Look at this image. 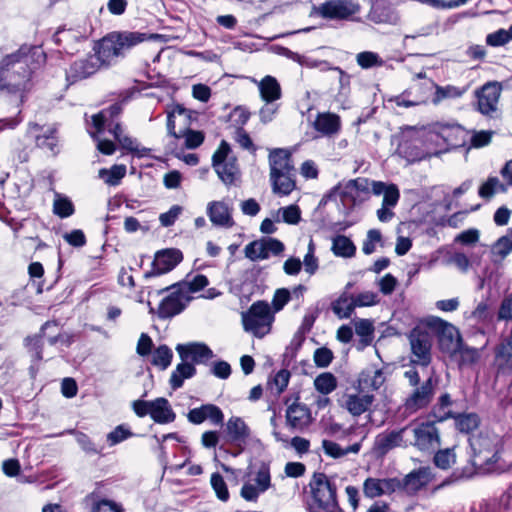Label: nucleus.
I'll return each instance as SVG.
<instances>
[{
    "label": "nucleus",
    "mask_w": 512,
    "mask_h": 512,
    "mask_svg": "<svg viewBox=\"0 0 512 512\" xmlns=\"http://www.w3.org/2000/svg\"><path fill=\"white\" fill-rule=\"evenodd\" d=\"M45 61L41 47L23 45L0 61V90L16 93L31 87L34 71Z\"/></svg>",
    "instance_id": "f257e3e1"
},
{
    "label": "nucleus",
    "mask_w": 512,
    "mask_h": 512,
    "mask_svg": "<svg viewBox=\"0 0 512 512\" xmlns=\"http://www.w3.org/2000/svg\"><path fill=\"white\" fill-rule=\"evenodd\" d=\"M432 335L437 338L442 352H477L464 348L459 329L440 317L429 316L421 321L409 334L412 352H430Z\"/></svg>",
    "instance_id": "f03ea898"
},
{
    "label": "nucleus",
    "mask_w": 512,
    "mask_h": 512,
    "mask_svg": "<svg viewBox=\"0 0 512 512\" xmlns=\"http://www.w3.org/2000/svg\"><path fill=\"white\" fill-rule=\"evenodd\" d=\"M430 355L431 354H413L414 357L411 358V365L409 369L404 372V377L408 379L409 384L415 387L404 403L406 411L410 413L427 407L435 394L438 380L433 375L429 376L420 387L418 386L420 381L418 366L425 369L431 361Z\"/></svg>",
    "instance_id": "7ed1b4c3"
},
{
    "label": "nucleus",
    "mask_w": 512,
    "mask_h": 512,
    "mask_svg": "<svg viewBox=\"0 0 512 512\" xmlns=\"http://www.w3.org/2000/svg\"><path fill=\"white\" fill-rule=\"evenodd\" d=\"M157 37V34L138 31L111 32L103 37L97 46L102 61L106 66H110L124 58L136 45Z\"/></svg>",
    "instance_id": "20e7f679"
},
{
    "label": "nucleus",
    "mask_w": 512,
    "mask_h": 512,
    "mask_svg": "<svg viewBox=\"0 0 512 512\" xmlns=\"http://www.w3.org/2000/svg\"><path fill=\"white\" fill-rule=\"evenodd\" d=\"M462 132L459 126H443L439 133H428L425 143L405 140L399 144L398 150L408 162H419L440 154V151L432 148L430 143L437 142L439 138H442L448 144L454 145L452 135Z\"/></svg>",
    "instance_id": "39448f33"
},
{
    "label": "nucleus",
    "mask_w": 512,
    "mask_h": 512,
    "mask_svg": "<svg viewBox=\"0 0 512 512\" xmlns=\"http://www.w3.org/2000/svg\"><path fill=\"white\" fill-rule=\"evenodd\" d=\"M408 446H413L422 452H434L439 448L440 433L435 421L427 420L406 425Z\"/></svg>",
    "instance_id": "423d86ee"
},
{
    "label": "nucleus",
    "mask_w": 512,
    "mask_h": 512,
    "mask_svg": "<svg viewBox=\"0 0 512 512\" xmlns=\"http://www.w3.org/2000/svg\"><path fill=\"white\" fill-rule=\"evenodd\" d=\"M273 321L271 308L263 301L253 303L248 311L242 313L244 329L259 338L270 332Z\"/></svg>",
    "instance_id": "0eeeda50"
},
{
    "label": "nucleus",
    "mask_w": 512,
    "mask_h": 512,
    "mask_svg": "<svg viewBox=\"0 0 512 512\" xmlns=\"http://www.w3.org/2000/svg\"><path fill=\"white\" fill-rule=\"evenodd\" d=\"M310 488L315 503L324 512H343L337 501L336 484L324 473L314 474Z\"/></svg>",
    "instance_id": "6e6552de"
},
{
    "label": "nucleus",
    "mask_w": 512,
    "mask_h": 512,
    "mask_svg": "<svg viewBox=\"0 0 512 512\" xmlns=\"http://www.w3.org/2000/svg\"><path fill=\"white\" fill-rule=\"evenodd\" d=\"M360 10L355 0H327L316 8V13L324 19L354 21Z\"/></svg>",
    "instance_id": "1a4fd4ad"
},
{
    "label": "nucleus",
    "mask_w": 512,
    "mask_h": 512,
    "mask_svg": "<svg viewBox=\"0 0 512 512\" xmlns=\"http://www.w3.org/2000/svg\"><path fill=\"white\" fill-rule=\"evenodd\" d=\"M230 151V145L225 140H222L212 157L213 167L219 178L226 185L234 184L239 178L236 159L229 157Z\"/></svg>",
    "instance_id": "9d476101"
},
{
    "label": "nucleus",
    "mask_w": 512,
    "mask_h": 512,
    "mask_svg": "<svg viewBox=\"0 0 512 512\" xmlns=\"http://www.w3.org/2000/svg\"><path fill=\"white\" fill-rule=\"evenodd\" d=\"M163 291H169V294L162 299L158 307V316L163 319L171 318L181 313L191 300L187 291L181 287V284L167 287L158 291L157 294Z\"/></svg>",
    "instance_id": "9b49d317"
},
{
    "label": "nucleus",
    "mask_w": 512,
    "mask_h": 512,
    "mask_svg": "<svg viewBox=\"0 0 512 512\" xmlns=\"http://www.w3.org/2000/svg\"><path fill=\"white\" fill-rule=\"evenodd\" d=\"M339 196L345 206L353 208L366 201L370 196V181L359 177L340 183L337 187Z\"/></svg>",
    "instance_id": "f8f14e48"
},
{
    "label": "nucleus",
    "mask_w": 512,
    "mask_h": 512,
    "mask_svg": "<svg viewBox=\"0 0 512 512\" xmlns=\"http://www.w3.org/2000/svg\"><path fill=\"white\" fill-rule=\"evenodd\" d=\"M285 249L284 244L272 237H261L247 244L244 248L245 257L255 262L266 260L271 256H279Z\"/></svg>",
    "instance_id": "ddd939ff"
},
{
    "label": "nucleus",
    "mask_w": 512,
    "mask_h": 512,
    "mask_svg": "<svg viewBox=\"0 0 512 512\" xmlns=\"http://www.w3.org/2000/svg\"><path fill=\"white\" fill-rule=\"evenodd\" d=\"M102 66L107 67L102 61L99 53V47L95 49V54H90L86 58L73 62L67 71V80L71 83L86 79L95 74Z\"/></svg>",
    "instance_id": "4468645a"
},
{
    "label": "nucleus",
    "mask_w": 512,
    "mask_h": 512,
    "mask_svg": "<svg viewBox=\"0 0 512 512\" xmlns=\"http://www.w3.org/2000/svg\"><path fill=\"white\" fill-rule=\"evenodd\" d=\"M182 362L176 366L170 377V386L177 390L183 386L186 379L192 378L196 374L195 364L205 361L210 354H180Z\"/></svg>",
    "instance_id": "2eb2a0df"
},
{
    "label": "nucleus",
    "mask_w": 512,
    "mask_h": 512,
    "mask_svg": "<svg viewBox=\"0 0 512 512\" xmlns=\"http://www.w3.org/2000/svg\"><path fill=\"white\" fill-rule=\"evenodd\" d=\"M406 426L398 430L385 431L375 437L373 450L379 456L386 455L397 447H408Z\"/></svg>",
    "instance_id": "dca6fc26"
},
{
    "label": "nucleus",
    "mask_w": 512,
    "mask_h": 512,
    "mask_svg": "<svg viewBox=\"0 0 512 512\" xmlns=\"http://www.w3.org/2000/svg\"><path fill=\"white\" fill-rule=\"evenodd\" d=\"M27 136L34 139L38 148L46 149L53 155L59 152L57 129L55 127H42L37 123H29Z\"/></svg>",
    "instance_id": "f3484780"
},
{
    "label": "nucleus",
    "mask_w": 512,
    "mask_h": 512,
    "mask_svg": "<svg viewBox=\"0 0 512 512\" xmlns=\"http://www.w3.org/2000/svg\"><path fill=\"white\" fill-rule=\"evenodd\" d=\"M433 479L430 467H420L400 478L402 493L408 496L416 495L422 488L426 487Z\"/></svg>",
    "instance_id": "a211bd4d"
},
{
    "label": "nucleus",
    "mask_w": 512,
    "mask_h": 512,
    "mask_svg": "<svg viewBox=\"0 0 512 512\" xmlns=\"http://www.w3.org/2000/svg\"><path fill=\"white\" fill-rule=\"evenodd\" d=\"M501 91L502 86L497 81L484 84L476 91L478 110L484 115H492L496 112Z\"/></svg>",
    "instance_id": "6ab92c4d"
},
{
    "label": "nucleus",
    "mask_w": 512,
    "mask_h": 512,
    "mask_svg": "<svg viewBox=\"0 0 512 512\" xmlns=\"http://www.w3.org/2000/svg\"><path fill=\"white\" fill-rule=\"evenodd\" d=\"M182 258V253L178 249H167L157 252L152 263V269L145 273V278L162 275L171 271L181 262Z\"/></svg>",
    "instance_id": "aec40b11"
},
{
    "label": "nucleus",
    "mask_w": 512,
    "mask_h": 512,
    "mask_svg": "<svg viewBox=\"0 0 512 512\" xmlns=\"http://www.w3.org/2000/svg\"><path fill=\"white\" fill-rule=\"evenodd\" d=\"M385 382V377L382 368L375 365L363 369L353 387L356 391L372 393L378 390Z\"/></svg>",
    "instance_id": "412c9836"
},
{
    "label": "nucleus",
    "mask_w": 512,
    "mask_h": 512,
    "mask_svg": "<svg viewBox=\"0 0 512 512\" xmlns=\"http://www.w3.org/2000/svg\"><path fill=\"white\" fill-rule=\"evenodd\" d=\"M312 422L309 408L300 403H292L286 409V424L293 431H303Z\"/></svg>",
    "instance_id": "4be33fe9"
},
{
    "label": "nucleus",
    "mask_w": 512,
    "mask_h": 512,
    "mask_svg": "<svg viewBox=\"0 0 512 512\" xmlns=\"http://www.w3.org/2000/svg\"><path fill=\"white\" fill-rule=\"evenodd\" d=\"M375 400L373 393L356 391L344 396L343 406L353 416H360L369 410Z\"/></svg>",
    "instance_id": "5701e85b"
},
{
    "label": "nucleus",
    "mask_w": 512,
    "mask_h": 512,
    "mask_svg": "<svg viewBox=\"0 0 512 512\" xmlns=\"http://www.w3.org/2000/svg\"><path fill=\"white\" fill-rule=\"evenodd\" d=\"M229 442L242 451L249 439L250 429L240 417H231L226 424Z\"/></svg>",
    "instance_id": "b1692460"
},
{
    "label": "nucleus",
    "mask_w": 512,
    "mask_h": 512,
    "mask_svg": "<svg viewBox=\"0 0 512 512\" xmlns=\"http://www.w3.org/2000/svg\"><path fill=\"white\" fill-rule=\"evenodd\" d=\"M313 128L324 137H333L341 129V119L331 112L318 113L312 123Z\"/></svg>",
    "instance_id": "393cba45"
},
{
    "label": "nucleus",
    "mask_w": 512,
    "mask_h": 512,
    "mask_svg": "<svg viewBox=\"0 0 512 512\" xmlns=\"http://www.w3.org/2000/svg\"><path fill=\"white\" fill-rule=\"evenodd\" d=\"M270 175H276L283 172L295 171L292 163V157L289 150L284 148H275L270 151L269 156Z\"/></svg>",
    "instance_id": "a878e982"
},
{
    "label": "nucleus",
    "mask_w": 512,
    "mask_h": 512,
    "mask_svg": "<svg viewBox=\"0 0 512 512\" xmlns=\"http://www.w3.org/2000/svg\"><path fill=\"white\" fill-rule=\"evenodd\" d=\"M207 215L210 221L216 226L228 228L234 225L231 209L222 201L210 202L207 206Z\"/></svg>",
    "instance_id": "bb28decb"
},
{
    "label": "nucleus",
    "mask_w": 512,
    "mask_h": 512,
    "mask_svg": "<svg viewBox=\"0 0 512 512\" xmlns=\"http://www.w3.org/2000/svg\"><path fill=\"white\" fill-rule=\"evenodd\" d=\"M257 85L261 99L266 103H274L282 97V90L278 80L270 75L260 81L253 80Z\"/></svg>",
    "instance_id": "cd10ccee"
},
{
    "label": "nucleus",
    "mask_w": 512,
    "mask_h": 512,
    "mask_svg": "<svg viewBox=\"0 0 512 512\" xmlns=\"http://www.w3.org/2000/svg\"><path fill=\"white\" fill-rule=\"evenodd\" d=\"M150 417L158 424H167L175 421L176 414L169 401L160 397L152 400Z\"/></svg>",
    "instance_id": "c85d7f7f"
},
{
    "label": "nucleus",
    "mask_w": 512,
    "mask_h": 512,
    "mask_svg": "<svg viewBox=\"0 0 512 512\" xmlns=\"http://www.w3.org/2000/svg\"><path fill=\"white\" fill-rule=\"evenodd\" d=\"M295 171L270 175L272 190L279 195H289L296 187Z\"/></svg>",
    "instance_id": "c756f323"
},
{
    "label": "nucleus",
    "mask_w": 512,
    "mask_h": 512,
    "mask_svg": "<svg viewBox=\"0 0 512 512\" xmlns=\"http://www.w3.org/2000/svg\"><path fill=\"white\" fill-rule=\"evenodd\" d=\"M122 112V105L114 103L107 109H103L99 113L92 116L93 126L98 133H101L105 126H111L115 122V118Z\"/></svg>",
    "instance_id": "7c9ffc66"
},
{
    "label": "nucleus",
    "mask_w": 512,
    "mask_h": 512,
    "mask_svg": "<svg viewBox=\"0 0 512 512\" xmlns=\"http://www.w3.org/2000/svg\"><path fill=\"white\" fill-rule=\"evenodd\" d=\"M400 194L398 188H391L383 197L381 208L376 212L380 222L386 223L392 220L395 213L393 208L397 205Z\"/></svg>",
    "instance_id": "2f4dec72"
},
{
    "label": "nucleus",
    "mask_w": 512,
    "mask_h": 512,
    "mask_svg": "<svg viewBox=\"0 0 512 512\" xmlns=\"http://www.w3.org/2000/svg\"><path fill=\"white\" fill-rule=\"evenodd\" d=\"M193 117V112L184 108L180 104H176L173 106L172 110L168 112L167 116V130L168 134L171 136H176V125L175 120L178 118L183 124L184 128L188 127L191 123Z\"/></svg>",
    "instance_id": "473e14b6"
},
{
    "label": "nucleus",
    "mask_w": 512,
    "mask_h": 512,
    "mask_svg": "<svg viewBox=\"0 0 512 512\" xmlns=\"http://www.w3.org/2000/svg\"><path fill=\"white\" fill-rule=\"evenodd\" d=\"M455 419L456 428L465 434H470L478 429L480 418L476 413H459L452 417Z\"/></svg>",
    "instance_id": "72a5a7b5"
},
{
    "label": "nucleus",
    "mask_w": 512,
    "mask_h": 512,
    "mask_svg": "<svg viewBox=\"0 0 512 512\" xmlns=\"http://www.w3.org/2000/svg\"><path fill=\"white\" fill-rule=\"evenodd\" d=\"M322 448L326 455L332 458H341L349 453L357 454L360 451L361 444L354 443L346 448H342L338 443L324 439L322 441Z\"/></svg>",
    "instance_id": "f704fd0d"
},
{
    "label": "nucleus",
    "mask_w": 512,
    "mask_h": 512,
    "mask_svg": "<svg viewBox=\"0 0 512 512\" xmlns=\"http://www.w3.org/2000/svg\"><path fill=\"white\" fill-rule=\"evenodd\" d=\"M331 250L336 256L350 258L355 255L356 247L348 237L338 235L333 238Z\"/></svg>",
    "instance_id": "c9c22d12"
},
{
    "label": "nucleus",
    "mask_w": 512,
    "mask_h": 512,
    "mask_svg": "<svg viewBox=\"0 0 512 512\" xmlns=\"http://www.w3.org/2000/svg\"><path fill=\"white\" fill-rule=\"evenodd\" d=\"M512 252V228L501 236L491 248V254L500 260L505 259Z\"/></svg>",
    "instance_id": "e433bc0d"
},
{
    "label": "nucleus",
    "mask_w": 512,
    "mask_h": 512,
    "mask_svg": "<svg viewBox=\"0 0 512 512\" xmlns=\"http://www.w3.org/2000/svg\"><path fill=\"white\" fill-rule=\"evenodd\" d=\"M451 405L452 401L450 395L445 393L440 396L438 402L433 406L431 415L438 422H442L448 418H452L454 416V413H452L450 410H446Z\"/></svg>",
    "instance_id": "4c0bfd02"
},
{
    "label": "nucleus",
    "mask_w": 512,
    "mask_h": 512,
    "mask_svg": "<svg viewBox=\"0 0 512 512\" xmlns=\"http://www.w3.org/2000/svg\"><path fill=\"white\" fill-rule=\"evenodd\" d=\"M75 208L72 201L59 193H55L53 201V213L60 218H67L74 214Z\"/></svg>",
    "instance_id": "58836bf2"
},
{
    "label": "nucleus",
    "mask_w": 512,
    "mask_h": 512,
    "mask_svg": "<svg viewBox=\"0 0 512 512\" xmlns=\"http://www.w3.org/2000/svg\"><path fill=\"white\" fill-rule=\"evenodd\" d=\"M355 308L352 298H349L346 294L341 295L332 303V310L334 314L341 319L349 318Z\"/></svg>",
    "instance_id": "ea45409f"
},
{
    "label": "nucleus",
    "mask_w": 512,
    "mask_h": 512,
    "mask_svg": "<svg viewBox=\"0 0 512 512\" xmlns=\"http://www.w3.org/2000/svg\"><path fill=\"white\" fill-rule=\"evenodd\" d=\"M174 137L185 138V146L188 149H195L204 141V135L202 132L191 130L188 127L179 129Z\"/></svg>",
    "instance_id": "a19ab883"
},
{
    "label": "nucleus",
    "mask_w": 512,
    "mask_h": 512,
    "mask_svg": "<svg viewBox=\"0 0 512 512\" xmlns=\"http://www.w3.org/2000/svg\"><path fill=\"white\" fill-rule=\"evenodd\" d=\"M314 385L317 391L327 395L336 389L337 381L331 373H323L316 377Z\"/></svg>",
    "instance_id": "79ce46f5"
},
{
    "label": "nucleus",
    "mask_w": 512,
    "mask_h": 512,
    "mask_svg": "<svg viewBox=\"0 0 512 512\" xmlns=\"http://www.w3.org/2000/svg\"><path fill=\"white\" fill-rule=\"evenodd\" d=\"M434 464L443 470L451 467L456 461V455L453 448H446L438 450L434 455Z\"/></svg>",
    "instance_id": "37998d69"
},
{
    "label": "nucleus",
    "mask_w": 512,
    "mask_h": 512,
    "mask_svg": "<svg viewBox=\"0 0 512 512\" xmlns=\"http://www.w3.org/2000/svg\"><path fill=\"white\" fill-rule=\"evenodd\" d=\"M357 64L363 69H369L375 66H382L383 60L375 52L364 51L356 56Z\"/></svg>",
    "instance_id": "c03bdc74"
},
{
    "label": "nucleus",
    "mask_w": 512,
    "mask_h": 512,
    "mask_svg": "<svg viewBox=\"0 0 512 512\" xmlns=\"http://www.w3.org/2000/svg\"><path fill=\"white\" fill-rule=\"evenodd\" d=\"M497 190L505 192L506 188L503 184L500 183L497 177H489L487 181L481 185L478 193L480 197L489 199L495 194Z\"/></svg>",
    "instance_id": "a18cd8bd"
},
{
    "label": "nucleus",
    "mask_w": 512,
    "mask_h": 512,
    "mask_svg": "<svg viewBox=\"0 0 512 512\" xmlns=\"http://www.w3.org/2000/svg\"><path fill=\"white\" fill-rule=\"evenodd\" d=\"M354 328L357 335L362 337V341L368 344L372 340L374 333L373 322L368 319H358L354 322Z\"/></svg>",
    "instance_id": "49530a36"
},
{
    "label": "nucleus",
    "mask_w": 512,
    "mask_h": 512,
    "mask_svg": "<svg viewBox=\"0 0 512 512\" xmlns=\"http://www.w3.org/2000/svg\"><path fill=\"white\" fill-rule=\"evenodd\" d=\"M76 441L82 450L90 455L101 454L103 451V446H100L94 443L91 438L82 432H76Z\"/></svg>",
    "instance_id": "de8ad7c7"
},
{
    "label": "nucleus",
    "mask_w": 512,
    "mask_h": 512,
    "mask_svg": "<svg viewBox=\"0 0 512 512\" xmlns=\"http://www.w3.org/2000/svg\"><path fill=\"white\" fill-rule=\"evenodd\" d=\"M290 376L291 375L288 370H279L269 382L271 390L277 395L281 394L286 389Z\"/></svg>",
    "instance_id": "09e8293b"
},
{
    "label": "nucleus",
    "mask_w": 512,
    "mask_h": 512,
    "mask_svg": "<svg viewBox=\"0 0 512 512\" xmlns=\"http://www.w3.org/2000/svg\"><path fill=\"white\" fill-rule=\"evenodd\" d=\"M211 485L219 500L226 502L229 499L227 485L220 473L215 472L211 475Z\"/></svg>",
    "instance_id": "8fccbe9b"
},
{
    "label": "nucleus",
    "mask_w": 512,
    "mask_h": 512,
    "mask_svg": "<svg viewBox=\"0 0 512 512\" xmlns=\"http://www.w3.org/2000/svg\"><path fill=\"white\" fill-rule=\"evenodd\" d=\"M133 436V433L125 425H118L114 430L107 434V442L114 446Z\"/></svg>",
    "instance_id": "3c124183"
},
{
    "label": "nucleus",
    "mask_w": 512,
    "mask_h": 512,
    "mask_svg": "<svg viewBox=\"0 0 512 512\" xmlns=\"http://www.w3.org/2000/svg\"><path fill=\"white\" fill-rule=\"evenodd\" d=\"M382 234L378 229H371L367 232L366 239L363 242L362 251L366 255L372 254L376 250V245L381 243Z\"/></svg>",
    "instance_id": "603ef678"
},
{
    "label": "nucleus",
    "mask_w": 512,
    "mask_h": 512,
    "mask_svg": "<svg viewBox=\"0 0 512 512\" xmlns=\"http://www.w3.org/2000/svg\"><path fill=\"white\" fill-rule=\"evenodd\" d=\"M363 493L365 497L373 499L383 495L381 490L380 478H367L363 483Z\"/></svg>",
    "instance_id": "864d4df0"
},
{
    "label": "nucleus",
    "mask_w": 512,
    "mask_h": 512,
    "mask_svg": "<svg viewBox=\"0 0 512 512\" xmlns=\"http://www.w3.org/2000/svg\"><path fill=\"white\" fill-rule=\"evenodd\" d=\"M509 40H512L510 28L508 30L499 29L494 33L488 34L486 37V43L493 47L502 46L509 42Z\"/></svg>",
    "instance_id": "5fc2aeb1"
},
{
    "label": "nucleus",
    "mask_w": 512,
    "mask_h": 512,
    "mask_svg": "<svg viewBox=\"0 0 512 512\" xmlns=\"http://www.w3.org/2000/svg\"><path fill=\"white\" fill-rule=\"evenodd\" d=\"M314 341L312 338H306L303 331L298 330L290 342L289 349L291 352H297L300 349H311Z\"/></svg>",
    "instance_id": "6e6d98bb"
},
{
    "label": "nucleus",
    "mask_w": 512,
    "mask_h": 512,
    "mask_svg": "<svg viewBox=\"0 0 512 512\" xmlns=\"http://www.w3.org/2000/svg\"><path fill=\"white\" fill-rule=\"evenodd\" d=\"M254 481L260 491L265 492L266 490L269 489L271 485V476L269 467L267 465H261V467L256 473Z\"/></svg>",
    "instance_id": "4d7b16f0"
},
{
    "label": "nucleus",
    "mask_w": 512,
    "mask_h": 512,
    "mask_svg": "<svg viewBox=\"0 0 512 512\" xmlns=\"http://www.w3.org/2000/svg\"><path fill=\"white\" fill-rule=\"evenodd\" d=\"M461 96V91L453 86L440 87L437 86L435 95L433 97L432 102L434 104L440 103L443 99L446 98H457Z\"/></svg>",
    "instance_id": "13d9d810"
},
{
    "label": "nucleus",
    "mask_w": 512,
    "mask_h": 512,
    "mask_svg": "<svg viewBox=\"0 0 512 512\" xmlns=\"http://www.w3.org/2000/svg\"><path fill=\"white\" fill-rule=\"evenodd\" d=\"M85 35L73 31L71 29H61L58 30L54 35V40L57 44L67 43L72 40L79 41L81 39H84Z\"/></svg>",
    "instance_id": "bf43d9fd"
},
{
    "label": "nucleus",
    "mask_w": 512,
    "mask_h": 512,
    "mask_svg": "<svg viewBox=\"0 0 512 512\" xmlns=\"http://www.w3.org/2000/svg\"><path fill=\"white\" fill-rule=\"evenodd\" d=\"M100 173H107L109 175L106 179V183L109 185H117L119 181L125 176L126 167L124 165H114L110 170L103 169L100 171Z\"/></svg>",
    "instance_id": "052dcab7"
},
{
    "label": "nucleus",
    "mask_w": 512,
    "mask_h": 512,
    "mask_svg": "<svg viewBox=\"0 0 512 512\" xmlns=\"http://www.w3.org/2000/svg\"><path fill=\"white\" fill-rule=\"evenodd\" d=\"M209 284V281L206 276L202 274H198L193 277V279L189 282H185L181 285V287L188 292H197L202 290Z\"/></svg>",
    "instance_id": "680f3d73"
},
{
    "label": "nucleus",
    "mask_w": 512,
    "mask_h": 512,
    "mask_svg": "<svg viewBox=\"0 0 512 512\" xmlns=\"http://www.w3.org/2000/svg\"><path fill=\"white\" fill-rule=\"evenodd\" d=\"M64 240L73 247H83L86 244V236L80 229L72 230L63 235Z\"/></svg>",
    "instance_id": "e2e57ef3"
},
{
    "label": "nucleus",
    "mask_w": 512,
    "mask_h": 512,
    "mask_svg": "<svg viewBox=\"0 0 512 512\" xmlns=\"http://www.w3.org/2000/svg\"><path fill=\"white\" fill-rule=\"evenodd\" d=\"M355 307L372 306L377 303V294L371 291H365L352 297Z\"/></svg>",
    "instance_id": "0e129e2a"
},
{
    "label": "nucleus",
    "mask_w": 512,
    "mask_h": 512,
    "mask_svg": "<svg viewBox=\"0 0 512 512\" xmlns=\"http://www.w3.org/2000/svg\"><path fill=\"white\" fill-rule=\"evenodd\" d=\"M182 212V207L179 205L172 206L169 211L160 214L159 221L162 226L169 227L173 225L176 221V219L179 217V215Z\"/></svg>",
    "instance_id": "69168bd1"
},
{
    "label": "nucleus",
    "mask_w": 512,
    "mask_h": 512,
    "mask_svg": "<svg viewBox=\"0 0 512 512\" xmlns=\"http://www.w3.org/2000/svg\"><path fill=\"white\" fill-rule=\"evenodd\" d=\"M205 420L209 419L213 424H222L224 415L221 409L214 404H205Z\"/></svg>",
    "instance_id": "338daca9"
},
{
    "label": "nucleus",
    "mask_w": 512,
    "mask_h": 512,
    "mask_svg": "<svg viewBox=\"0 0 512 512\" xmlns=\"http://www.w3.org/2000/svg\"><path fill=\"white\" fill-rule=\"evenodd\" d=\"M92 512H123V509L116 502L103 499L94 503Z\"/></svg>",
    "instance_id": "774afa93"
}]
</instances>
